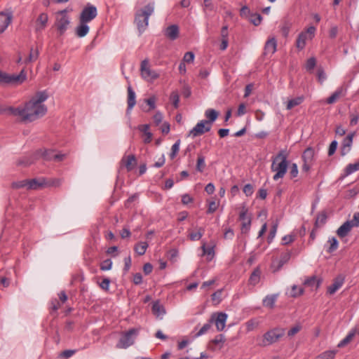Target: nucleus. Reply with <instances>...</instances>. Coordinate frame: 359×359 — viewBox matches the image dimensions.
Listing matches in <instances>:
<instances>
[{
	"mask_svg": "<svg viewBox=\"0 0 359 359\" xmlns=\"http://www.w3.org/2000/svg\"><path fill=\"white\" fill-rule=\"evenodd\" d=\"M48 97V95L46 90L39 91L24 106L10 107L9 111L22 122H33L46 114L47 107L43 102Z\"/></svg>",
	"mask_w": 359,
	"mask_h": 359,
	"instance_id": "nucleus-1",
	"label": "nucleus"
},
{
	"mask_svg": "<svg viewBox=\"0 0 359 359\" xmlns=\"http://www.w3.org/2000/svg\"><path fill=\"white\" fill-rule=\"evenodd\" d=\"M287 158L288 153L284 149L280 150L276 156L273 157L271 168L276 172L273 177V180L283 178L286 174L288 167Z\"/></svg>",
	"mask_w": 359,
	"mask_h": 359,
	"instance_id": "nucleus-2",
	"label": "nucleus"
},
{
	"mask_svg": "<svg viewBox=\"0 0 359 359\" xmlns=\"http://www.w3.org/2000/svg\"><path fill=\"white\" fill-rule=\"evenodd\" d=\"M154 11V3H149L144 8L138 10L135 16V22L136 23L140 34L144 32L149 25V18Z\"/></svg>",
	"mask_w": 359,
	"mask_h": 359,
	"instance_id": "nucleus-3",
	"label": "nucleus"
},
{
	"mask_svg": "<svg viewBox=\"0 0 359 359\" xmlns=\"http://www.w3.org/2000/svg\"><path fill=\"white\" fill-rule=\"evenodd\" d=\"M27 79V74L22 69L19 74H9L0 70V83L2 85H19L22 83Z\"/></svg>",
	"mask_w": 359,
	"mask_h": 359,
	"instance_id": "nucleus-4",
	"label": "nucleus"
},
{
	"mask_svg": "<svg viewBox=\"0 0 359 359\" xmlns=\"http://www.w3.org/2000/svg\"><path fill=\"white\" fill-rule=\"evenodd\" d=\"M139 330L132 328L123 334L118 342L116 344L118 348H127L132 346L137 336L138 335Z\"/></svg>",
	"mask_w": 359,
	"mask_h": 359,
	"instance_id": "nucleus-5",
	"label": "nucleus"
},
{
	"mask_svg": "<svg viewBox=\"0 0 359 359\" xmlns=\"http://www.w3.org/2000/svg\"><path fill=\"white\" fill-rule=\"evenodd\" d=\"M359 226V212H355L353 215V218L351 220L345 222L337 230V235L343 238L347 236L353 227Z\"/></svg>",
	"mask_w": 359,
	"mask_h": 359,
	"instance_id": "nucleus-6",
	"label": "nucleus"
},
{
	"mask_svg": "<svg viewBox=\"0 0 359 359\" xmlns=\"http://www.w3.org/2000/svg\"><path fill=\"white\" fill-rule=\"evenodd\" d=\"M67 13V11L64 9L58 11L56 14L55 25L60 35H62L66 32L70 23L69 17Z\"/></svg>",
	"mask_w": 359,
	"mask_h": 359,
	"instance_id": "nucleus-7",
	"label": "nucleus"
},
{
	"mask_svg": "<svg viewBox=\"0 0 359 359\" xmlns=\"http://www.w3.org/2000/svg\"><path fill=\"white\" fill-rule=\"evenodd\" d=\"M285 334V329L276 327L266 332L263 336V345H269L276 342Z\"/></svg>",
	"mask_w": 359,
	"mask_h": 359,
	"instance_id": "nucleus-8",
	"label": "nucleus"
},
{
	"mask_svg": "<svg viewBox=\"0 0 359 359\" xmlns=\"http://www.w3.org/2000/svg\"><path fill=\"white\" fill-rule=\"evenodd\" d=\"M97 15V8L93 4L88 3L80 13L79 22L88 23L94 20Z\"/></svg>",
	"mask_w": 359,
	"mask_h": 359,
	"instance_id": "nucleus-9",
	"label": "nucleus"
},
{
	"mask_svg": "<svg viewBox=\"0 0 359 359\" xmlns=\"http://www.w3.org/2000/svg\"><path fill=\"white\" fill-rule=\"evenodd\" d=\"M304 162L302 165V171L309 172L315 162V150L313 147H307L302 155Z\"/></svg>",
	"mask_w": 359,
	"mask_h": 359,
	"instance_id": "nucleus-10",
	"label": "nucleus"
},
{
	"mask_svg": "<svg viewBox=\"0 0 359 359\" xmlns=\"http://www.w3.org/2000/svg\"><path fill=\"white\" fill-rule=\"evenodd\" d=\"M316 27L311 26L307 28L305 32H302L296 41V46L299 50H303L306 46V41L308 39H311L315 34Z\"/></svg>",
	"mask_w": 359,
	"mask_h": 359,
	"instance_id": "nucleus-11",
	"label": "nucleus"
},
{
	"mask_svg": "<svg viewBox=\"0 0 359 359\" xmlns=\"http://www.w3.org/2000/svg\"><path fill=\"white\" fill-rule=\"evenodd\" d=\"M140 71L142 78L145 80L151 81L158 77V74L150 69L147 60L141 62Z\"/></svg>",
	"mask_w": 359,
	"mask_h": 359,
	"instance_id": "nucleus-12",
	"label": "nucleus"
},
{
	"mask_svg": "<svg viewBox=\"0 0 359 359\" xmlns=\"http://www.w3.org/2000/svg\"><path fill=\"white\" fill-rule=\"evenodd\" d=\"M211 129V126L210 125H207L206 121H201L198 122L190 131L189 135H191L193 137H196L197 136L201 135L206 132H209Z\"/></svg>",
	"mask_w": 359,
	"mask_h": 359,
	"instance_id": "nucleus-13",
	"label": "nucleus"
},
{
	"mask_svg": "<svg viewBox=\"0 0 359 359\" xmlns=\"http://www.w3.org/2000/svg\"><path fill=\"white\" fill-rule=\"evenodd\" d=\"M13 13L11 11L0 12V34L3 33L11 23Z\"/></svg>",
	"mask_w": 359,
	"mask_h": 359,
	"instance_id": "nucleus-14",
	"label": "nucleus"
},
{
	"mask_svg": "<svg viewBox=\"0 0 359 359\" xmlns=\"http://www.w3.org/2000/svg\"><path fill=\"white\" fill-rule=\"evenodd\" d=\"M355 135V133H349L346 137H345L341 142V155L345 156L347 154L351 149L352 143H353V137Z\"/></svg>",
	"mask_w": 359,
	"mask_h": 359,
	"instance_id": "nucleus-15",
	"label": "nucleus"
},
{
	"mask_svg": "<svg viewBox=\"0 0 359 359\" xmlns=\"http://www.w3.org/2000/svg\"><path fill=\"white\" fill-rule=\"evenodd\" d=\"M212 316H214L213 323H215L217 331H222L225 327L227 315L225 313L220 312Z\"/></svg>",
	"mask_w": 359,
	"mask_h": 359,
	"instance_id": "nucleus-16",
	"label": "nucleus"
},
{
	"mask_svg": "<svg viewBox=\"0 0 359 359\" xmlns=\"http://www.w3.org/2000/svg\"><path fill=\"white\" fill-rule=\"evenodd\" d=\"M48 15L46 13H41L36 20V32L43 31L47 26Z\"/></svg>",
	"mask_w": 359,
	"mask_h": 359,
	"instance_id": "nucleus-17",
	"label": "nucleus"
},
{
	"mask_svg": "<svg viewBox=\"0 0 359 359\" xmlns=\"http://www.w3.org/2000/svg\"><path fill=\"white\" fill-rule=\"evenodd\" d=\"M127 90H128V100H127L128 107H127L126 112H127V114H129L130 111L132 110V109L134 107V106L136 104V96H135V93L133 90L130 85H129L128 86Z\"/></svg>",
	"mask_w": 359,
	"mask_h": 359,
	"instance_id": "nucleus-18",
	"label": "nucleus"
},
{
	"mask_svg": "<svg viewBox=\"0 0 359 359\" xmlns=\"http://www.w3.org/2000/svg\"><path fill=\"white\" fill-rule=\"evenodd\" d=\"M277 49V41L274 36L269 38L264 46L265 54H273Z\"/></svg>",
	"mask_w": 359,
	"mask_h": 359,
	"instance_id": "nucleus-19",
	"label": "nucleus"
},
{
	"mask_svg": "<svg viewBox=\"0 0 359 359\" xmlns=\"http://www.w3.org/2000/svg\"><path fill=\"white\" fill-rule=\"evenodd\" d=\"M164 35L170 40H175L179 36V27L176 25L168 26L164 32Z\"/></svg>",
	"mask_w": 359,
	"mask_h": 359,
	"instance_id": "nucleus-20",
	"label": "nucleus"
},
{
	"mask_svg": "<svg viewBox=\"0 0 359 359\" xmlns=\"http://www.w3.org/2000/svg\"><path fill=\"white\" fill-rule=\"evenodd\" d=\"M54 150L40 149L36 151V156L38 159L42 158L45 161H53L54 156Z\"/></svg>",
	"mask_w": 359,
	"mask_h": 359,
	"instance_id": "nucleus-21",
	"label": "nucleus"
},
{
	"mask_svg": "<svg viewBox=\"0 0 359 359\" xmlns=\"http://www.w3.org/2000/svg\"><path fill=\"white\" fill-rule=\"evenodd\" d=\"M46 184L44 178L27 180V189H38Z\"/></svg>",
	"mask_w": 359,
	"mask_h": 359,
	"instance_id": "nucleus-22",
	"label": "nucleus"
},
{
	"mask_svg": "<svg viewBox=\"0 0 359 359\" xmlns=\"http://www.w3.org/2000/svg\"><path fill=\"white\" fill-rule=\"evenodd\" d=\"M344 279L341 276L337 277L332 284L327 288V293L330 294H334L344 284Z\"/></svg>",
	"mask_w": 359,
	"mask_h": 359,
	"instance_id": "nucleus-23",
	"label": "nucleus"
},
{
	"mask_svg": "<svg viewBox=\"0 0 359 359\" xmlns=\"http://www.w3.org/2000/svg\"><path fill=\"white\" fill-rule=\"evenodd\" d=\"M121 163L126 168L128 171H131L136 165L135 156L134 155H129L123 157Z\"/></svg>",
	"mask_w": 359,
	"mask_h": 359,
	"instance_id": "nucleus-24",
	"label": "nucleus"
},
{
	"mask_svg": "<svg viewBox=\"0 0 359 359\" xmlns=\"http://www.w3.org/2000/svg\"><path fill=\"white\" fill-rule=\"evenodd\" d=\"M219 113L213 109H208L205 111V116L208 118L207 125L212 126V123L217 118Z\"/></svg>",
	"mask_w": 359,
	"mask_h": 359,
	"instance_id": "nucleus-25",
	"label": "nucleus"
},
{
	"mask_svg": "<svg viewBox=\"0 0 359 359\" xmlns=\"http://www.w3.org/2000/svg\"><path fill=\"white\" fill-rule=\"evenodd\" d=\"M89 29L90 28L88 25V23L79 22V25L76 27V34L79 37H83L87 35Z\"/></svg>",
	"mask_w": 359,
	"mask_h": 359,
	"instance_id": "nucleus-26",
	"label": "nucleus"
},
{
	"mask_svg": "<svg viewBox=\"0 0 359 359\" xmlns=\"http://www.w3.org/2000/svg\"><path fill=\"white\" fill-rule=\"evenodd\" d=\"M344 95V89L342 88H339L327 99L326 102L329 104H334Z\"/></svg>",
	"mask_w": 359,
	"mask_h": 359,
	"instance_id": "nucleus-27",
	"label": "nucleus"
},
{
	"mask_svg": "<svg viewBox=\"0 0 359 359\" xmlns=\"http://www.w3.org/2000/svg\"><path fill=\"white\" fill-rule=\"evenodd\" d=\"M149 125H148V124L140 125L138 126V130L140 132L143 133L144 135H145V138L144 139V142L146 144L151 142V141L152 140V134L151 132L149 131Z\"/></svg>",
	"mask_w": 359,
	"mask_h": 359,
	"instance_id": "nucleus-28",
	"label": "nucleus"
},
{
	"mask_svg": "<svg viewBox=\"0 0 359 359\" xmlns=\"http://www.w3.org/2000/svg\"><path fill=\"white\" fill-rule=\"evenodd\" d=\"M278 298V294H269L263 299V306L269 309H273Z\"/></svg>",
	"mask_w": 359,
	"mask_h": 359,
	"instance_id": "nucleus-29",
	"label": "nucleus"
},
{
	"mask_svg": "<svg viewBox=\"0 0 359 359\" xmlns=\"http://www.w3.org/2000/svg\"><path fill=\"white\" fill-rule=\"evenodd\" d=\"M38 159L37 156H36V151L30 156H24L18 161V165L28 166L32 164L36 160Z\"/></svg>",
	"mask_w": 359,
	"mask_h": 359,
	"instance_id": "nucleus-30",
	"label": "nucleus"
},
{
	"mask_svg": "<svg viewBox=\"0 0 359 359\" xmlns=\"http://www.w3.org/2000/svg\"><path fill=\"white\" fill-rule=\"evenodd\" d=\"M213 321L214 316H211V318L209 320L208 323L203 325V326L200 329V330L194 335V337H198L207 333L210 330Z\"/></svg>",
	"mask_w": 359,
	"mask_h": 359,
	"instance_id": "nucleus-31",
	"label": "nucleus"
},
{
	"mask_svg": "<svg viewBox=\"0 0 359 359\" xmlns=\"http://www.w3.org/2000/svg\"><path fill=\"white\" fill-rule=\"evenodd\" d=\"M152 312L155 316H156L157 317H159L165 313V310L163 306L161 305L158 301H156V302H154V304H153Z\"/></svg>",
	"mask_w": 359,
	"mask_h": 359,
	"instance_id": "nucleus-32",
	"label": "nucleus"
},
{
	"mask_svg": "<svg viewBox=\"0 0 359 359\" xmlns=\"http://www.w3.org/2000/svg\"><path fill=\"white\" fill-rule=\"evenodd\" d=\"M327 218V216L325 211H322L318 213L315 222L316 229H318L319 227L323 226L326 223Z\"/></svg>",
	"mask_w": 359,
	"mask_h": 359,
	"instance_id": "nucleus-33",
	"label": "nucleus"
},
{
	"mask_svg": "<svg viewBox=\"0 0 359 359\" xmlns=\"http://www.w3.org/2000/svg\"><path fill=\"white\" fill-rule=\"evenodd\" d=\"M261 271L259 268L255 269L251 273L249 278V283L256 285L260 280Z\"/></svg>",
	"mask_w": 359,
	"mask_h": 359,
	"instance_id": "nucleus-34",
	"label": "nucleus"
},
{
	"mask_svg": "<svg viewBox=\"0 0 359 359\" xmlns=\"http://www.w3.org/2000/svg\"><path fill=\"white\" fill-rule=\"evenodd\" d=\"M304 100V96H299L294 99L290 100H288V102L287 103L286 109L287 110H290L293 107L301 104Z\"/></svg>",
	"mask_w": 359,
	"mask_h": 359,
	"instance_id": "nucleus-35",
	"label": "nucleus"
},
{
	"mask_svg": "<svg viewBox=\"0 0 359 359\" xmlns=\"http://www.w3.org/2000/svg\"><path fill=\"white\" fill-rule=\"evenodd\" d=\"M201 248L203 250V255H207V259L209 261L212 260L215 255L214 248L206 247V243L203 242Z\"/></svg>",
	"mask_w": 359,
	"mask_h": 359,
	"instance_id": "nucleus-36",
	"label": "nucleus"
},
{
	"mask_svg": "<svg viewBox=\"0 0 359 359\" xmlns=\"http://www.w3.org/2000/svg\"><path fill=\"white\" fill-rule=\"evenodd\" d=\"M148 246L149 245L147 242H139L135 245L134 250L139 255H143L145 254Z\"/></svg>",
	"mask_w": 359,
	"mask_h": 359,
	"instance_id": "nucleus-37",
	"label": "nucleus"
},
{
	"mask_svg": "<svg viewBox=\"0 0 359 359\" xmlns=\"http://www.w3.org/2000/svg\"><path fill=\"white\" fill-rule=\"evenodd\" d=\"M204 231H205L204 229L202 227H200L198 229V231L189 233V236H188L189 238L192 241H199L202 238V236L204 233Z\"/></svg>",
	"mask_w": 359,
	"mask_h": 359,
	"instance_id": "nucleus-38",
	"label": "nucleus"
},
{
	"mask_svg": "<svg viewBox=\"0 0 359 359\" xmlns=\"http://www.w3.org/2000/svg\"><path fill=\"white\" fill-rule=\"evenodd\" d=\"M39 52L37 49L30 48V53L28 57L25 60V63L28 64L36 61L39 57Z\"/></svg>",
	"mask_w": 359,
	"mask_h": 359,
	"instance_id": "nucleus-39",
	"label": "nucleus"
},
{
	"mask_svg": "<svg viewBox=\"0 0 359 359\" xmlns=\"http://www.w3.org/2000/svg\"><path fill=\"white\" fill-rule=\"evenodd\" d=\"M291 257V252L287 251L282 253L280 257V260L277 270H279L285 264H286Z\"/></svg>",
	"mask_w": 359,
	"mask_h": 359,
	"instance_id": "nucleus-40",
	"label": "nucleus"
},
{
	"mask_svg": "<svg viewBox=\"0 0 359 359\" xmlns=\"http://www.w3.org/2000/svg\"><path fill=\"white\" fill-rule=\"evenodd\" d=\"M259 322L257 319L252 318L249 320L245 323L247 332H249L255 330L259 326Z\"/></svg>",
	"mask_w": 359,
	"mask_h": 359,
	"instance_id": "nucleus-41",
	"label": "nucleus"
},
{
	"mask_svg": "<svg viewBox=\"0 0 359 359\" xmlns=\"http://www.w3.org/2000/svg\"><path fill=\"white\" fill-rule=\"evenodd\" d=\"M355 332H356V330H351L348 334L347 336L343 339L341 340L339 344H338V347H343L344 346H346V344H348L351 340L353 338V337L355 336Z\"/></svg>",
	"mask_w": 359,
	"mask_h": 359,
	"instance_id": "nucleus-42",
	"label": "nucleus"
},
{
	"mask_svg": "<svg viewBox=\"0 0 359 359\" xmlns=\"http://www.w3.org/2000/svg\"><path fill=\"white\" fill-rule=\"evenodd\" d=\"M328 243H330V246L328 247L327 252L329 253H331L334 251H335L338 248V241L334 237H332L329 238Z\"/></svg>",
	"mask_w": 359,
	"mask_h": 359,
	"instance_id": "nucleus-43",
	"label": "nucleus"
},
{
	"mask_svg": "<svg viewBox=\"0 0 359 359\" xmlns=\"http://www.w3.org/2000/svg\"><path fill=\"white\" fill-rule=\"evenodd\" d=\"M359 170V162H355L353 164H348L345 169V176H348L353 172Z\"/></svg>",
	"mask_w": 359,
	"mask_h": 359,
	"instance_id": "nucleus-44",
	"label": "nucleus"
},
{
	"mask_svg": "<svg viewBox=\"0 0 359 359\" xmlns=\"http://www.w3.org/2000/svg\"><path fill=\"white\" fill-rule=\"evenodd\" d=\"M262 17L259 13H251L250 16V21L255 26H258L261 24Z\"/></svg>",
	"mask_w": 359,
	"mask_h": 359,
	"instance_id": "nucleus-45",
	"label": "nucleus"
},
{
	"mask_svg": "<svg viewBox=\"0 0 359 359\" xmlns=\"http://www.w3.org/2000/svg\"><path fill=\"white\" fill-rule=\"evenodd\" d=\"M304 292V289L302 287H299L296 285H294L292 287V290L290 292V297H297L300 295H302Z\"/></svg>",
	"mask_w": 359,
	"mask_h": 359,
	"instance_id": "nucleus-46",
	"label": "nucleus"
},
{
	"mask_svg": "<svg viewBox=\"0 0 359 359\" xmlns=\"http://www.w3.org/2000/svg\"><path fill=\"white\" fill-rule=\"evenodd\" d=\"M180 140H177L174 144L172 146L171 152L170 157L171 159H174L180 150Z\"/></svg>",
	"mask_w": 359,
	"mask_h": 359,
	"instance_id": "nucleus-47",
	"label": "nucleus"
},
{
	"mask_svg": "<svg viewBox=\"0 0 359 359\" xmlns=\"http://www.w3.org/2000/svg\"><path fill=\"white\" fill-rule=\"evenodd\" d=\"M205 167V157L202 155H199L196 163V170L202 172Z\"/></svg>",
	"mask_w": 359,
	"mask_h": 359,
	"instance_id": "nucleus-48",
	"label": "nucleus"
},
{
	"mask_svg": "<svg viewBox=\"0 0 359 359\" xmlns=\"http://www.w3.org/2000/svg\"><path fill=\"white\" fill-rule=\"evenodd\" d=\"M291 23L289 22H285L280 27V31H281V33H282V35L284 36V37H287L288 34H289V32H290V28H291Z\"/></svg>",
	"mask_w": 359,
	"mask_h": 359,
	"instance_id": "nucleus-49",
	"label": "nucleus"
},
{
	"mask_svg": "<svg viewBox=\"0 0 359 359\" xmlns=\"http://www.w3.org/2000/svg\"><path fill=\"white\" fill-rule=\"evenodd\" d=\"M336 354L335 351H325L318 356V359H334Z\"/></svg>",
	"mask_w": 359,
	"mask_h": 359,
	"instance_id": "nucleus-50",
	"label": "nucleus"
},
{
	"mask_svg": "<svg viewBox=\"0 0 359 359\" xmlns=\"http://www.w3.org/2000/svg\"><path fill=\"white\" fill-rule=\"evenodd\" d=\"M316 65V60L315 57H310L307 60L306 63V69L309 72H311L313 70L314 67Z\"/></svg>",
	"mask_w": 359,
	"mask_h": 359,
	"instance_id": "nucleus-51",
	"label": "nucleus"
},
{
	"mask_svg": "<svg viewBox=\"0 0 359 359\" xmlns=\"http://www.w3.org/2000/svg\"><path fill=\"white\" fill-rule=\"evenodd\" d=\"M170 99L172 101L174 107L177 108L179 106V102H180V96H179L177 92H176V91L172 92L170 95Z\"/></svg>",
	"mask_w": 359,
	"mask_h": 359,
	"instance_id": "nucleus-52",
	"label": "nucleus"
},
{
	"mask_svg": "<svg viewBox=\"0 0 359 359\" xmlns=\"http://www.w3.org/2000/svg\"><path fill=\"white\" fill-rule=\"evenodd\" d=\"M62 184V180L59 178L51 179L49 181H46L45 186L46 187H60Z\"/></svg>",
	"mask_w": 359,
	"mask_h": 359,
	"instance_id": "nucleus-53",
	"label": "nucleus"
},
{
	"mask_svg": "<svg viewBox=\"0 0 359 359\" xmlns=\"http://www.w3.org/2000/svg\"><path fill=\"white\" fill-rule=\"evenodd\" d=\"M112 262L111 259H107L104 260L100 264V269L102 271H108L111 269Z\"/></svg>",
	"mask_w": 359,
	"mask_h": 359,
	"instance_id": "nucleus-54",
	"label": "nucleus"
},
{
	"mask_svg": "<svg viewBox=\"0 0 359 359\" xmlns=\"http://www.w3.org/2000/svg\"><path fill=\"white\" fill-rule=\"evenodd\" d=\"M194 57L195 56L193 52H187L184 54L182 62H184V63H192L194 60Z\"/></svg>",
	"mask_w": 359,
	"mask_h": 359,
	"instance_id": "nucleus-55",
	"label": "nucleus"
},
{
	"mask_svg": "<svg viewBox=\"0 0 359 359\" xmlns=\"http://www.w3.org/2000/svg\"><path fill=\"white\" fill-rule=\"evenodd\" d=\"M278 229V224H275L273 225L272 228L270 230L269 234L268 236L267 240L268 243H271L273 240L274 237L276 236V231Z\"/></svg>",
	"mask_w": 359,
	"mask_h": 359,
	"instance_id": "nucleus-56",
	"label": "nucleus"
},
{
	"mask_svg": "<svg viewBox=\"0 0 359 359\" xmlns=\"http://www.w3.org/2000/svg\"><path fill=\"white\" fill-rule=\"evenodd\" d=\"M250 225H251V217H248L246 219V221L242 222V228H241L242 232L247 233L250 230Z\"/></svg>",
	"mask_w": 359,
	"mask_h": 359,
	"instance_id": "nucleus-57",
	"label": "nucleus"
},
{
	"mask_svg": "<svg viewBox=\"0 0 359 359\" xmlns=\"http://www.w3.org/2000/svg\"><path fill=\"white\" fill-rule=\"evenodd\" d=\"M12 187L13 189H20V188H23V187L27 188V180L13 182Z\"/></svg>",
	"mask_w": 359,
	"mask_h": 359,
	"instance_id": "nucleus-58",
	"label": "nucleus"
},
{
	"mask_svg": "<svg viewBox=\"0 0 359 359\" xmlns=\"http://www.w3.org/2000/svg\"><path fill=\"white\" fill-rule=\"evenodd\" d=\"M337 146H338V142L336 140H333L330 143L329 149H328V156H332L335 153Z\"/></svg>",
	"mask_w": 359,
	"mask_h": 359,
	"instance_id": "nucleus-59",
	"label": "nucleus"
},
{
	"mask_svg": "<svg viewBox=\"0 0 359 359\" xmlns=\"http://www.w3.org/2000/svg\"><path fill=\"white\" fill-rule=\"evenodd\" d=\"M218 208V203H217L215 201H212L208 203V208L207 210L208 214L213 213L217 210Z\"/></svg>",
	"mask_w": 359,
	"mask_h": 359,
	"instance_id": "nucleus-60",
	"label": "nucleus"
},
{
	"mask_svg": "<svg viewBox=\"0 0 359 359\" xmlns=\"http://www.w3.org/2000/svg\"><path fill=\"white\" fill-rule=\"evenodd\" d=\"M225 341V337L223 334H219L212 340V343L215 345H222Z\"/></svg>",
	"mask_w": 359,
	"mask_h": 359,
	"instance_id": "nucleus-61",
	"label": "nucleus"
},
{
	"mask_svg": "<svg viewBox=\"0 0 359 359\" xmlns=\"http://www.w3.org/2000/svg\"><path fill=\"white\" fill-rule=\"evenodd\" d=\"M317 76L318 80L320 83H323L324 81L326 79V74L321 67H319L318 69Z\"/></svg>",
	"mask_w": 359,
	"mask_h": 359,
	"instance_id": "nucleus-62",
	"label": "nucleus"
},
{
	"mask_svg": "<svg viewBox=\"0 0 359 359\" xmlns=\"http://www.w3.org/2000/svg\"><path fill=\"white\" fill-rule=\"evenodd\" d=\"M243 191L247 196H250L254 192V189L252 184H247L244 186Z\"/></svg>",
	"mask_w": 359,
	"mask_h": 359,
	"instance_id": "nucleus-63",
	"label": "nucleus"
},
{
	"mask_svg": "<svg viewBox=\"0 0 359 359\" xmlns=\"http://www.w3.org/2000/svg\"><path fill=\"white\" fill-rule=\"evenodd\" d=\"M302 329V326L300 325H296L294 327H292L288 332L287 335L288 337H292L294 334H296L297 332H299Z\"/></svg>",
	"mask_w": 359,
	"mask_h": 359,
	"instance_id": "nucleus-64",
	"label": "nucleus"
}]
</instances>
